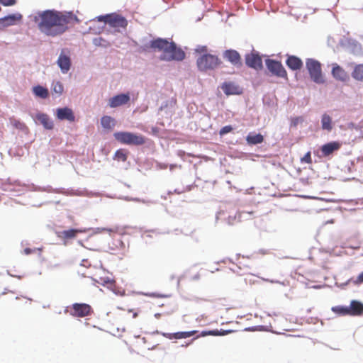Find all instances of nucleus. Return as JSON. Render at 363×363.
Returning <instances> with one entry per match:
<instances>
[{"label": "nucleus", "instance_id": "nucleus-1", "mask_svg": "<svg viewBox=\"0 0 363 363\" xmlns=\"http://www.w3.org/2000/svg\"><path fill=\"white\" fill-rule=\"evenodd\" d=\"M39 30L46 35L52 37L63 34L68 30L69 24L80 22L77 16L71 11L47 10L39 13Z\"/></svg>", "mask_w": 363, "mask_h": 363}, {"label": "nucleus", "instance_id": "nucleus-2", "mask_svg": "<svg viewBox=\"0 0 363 363\" xmlns=\"http://www.w3.org/2000/svg\"><path fill=\"white\" fill-rule=\"evenodd\" d=\"M150 48L162 52L160 59L162 61H182L185 58V52L177 48L174 42L157 38L151 41Z\"/></svg>", "mask_w": 363, "mask_h": 363}, {"label": "nucleus", "instance_id": "nucleus-3", "mask_svg": "<svg viewBox=\"0 0 363 363\" xmlns=\"http://www.w3.org/2000/svg\"><path fill=\"white\" fill-rule=\"evenodd\" d=\"M194 53L197 55V68L201 72L214 70L223 63L218 55L208 53L206 45H198L194 49Z\"/></svg>", "mask_w": 363, "mask_h": 363}, {"label": "nucleus", "instance_id": "nucleus-4", "mask_svg": "<svg viewBox=\"0 0 363 363\" xmlns=\"http://www.w3.org/2000/svg\"><path fill=\"white\" fill-rule=\"evenodd\" d=\"M113 136L121 144L141 145L145 143V139L142 135H137L130 132H116L113 134Z\"/></svg>", "mask_w": 363, "mask_h": 363}, {"label": "nucleus", "instance_id": "nucleus-5", "mask_svg": "<svg viewBox=\"0 0 363 363\" xmlns=\"http://www.w3.org/2000/svg\"><path fill=\"white\" fill-rule=\"evenodd\" d=\"M306 69L310 74L311 79L316 84L325 82L321 64L316 60L308 58L306 61Z\"/></svg>", "mask_w": 363, "mask_h": 363}, {"label": "nucleus", "instance_id": "nucleus-6", "mask_svg": "<svg viewBox=\"0 0 363 363\" xmlns=\"http://www.w3.org/2000/svg\"><path fill=\"white\" fill-rule=\"evenodd\" d=\"M99 20L104 21L110 26L113 28H125L128 25L126 19L121 15L116 13L108 14L106 16H101Z\"/></svg>", "mask_w": 363, "mask_h": 363}, {"label": "nucleus", "instance_id": "nucleus-7", "mask_svg": "<svg viewBox=\"0 0 363 363\" xmlns=\"http://www.w3.org/2000/svg\"><path fill=\"white\" fill-rule=\"evenodd\" d=\"M93 310L90 305L86 303H74L70 309V314L72 316L83 318L91 315Z\"/></svg>", "mask_w": 363, "mask_h": 363}, {"label": "nucleus", "instance_id": "nucleus-8", "mask_svg": "<svg viewBox=\"0 0 363 363\" xmlns=\"http://www.w3.org/2000/svg\"><path fill=\"white\" fill-rule=\"evenodd\" d=\"M266 66L272 74L278 77L287 78V72L280 62L268 59L266 60Z\"/></svg>", "mask_w": 363, "mask_h": 363}, {"label": "nucleus", "instance_id": "nucleus-9", "mask_svg": "<svg viewBox=\"0 0 363 363\" xmlns=\"http://www.w3.org/2000/svg\"><path fill=\"white\" fill-rule=\"evenodd\" d=\"M246 65L256 70L262 69V60L259 55L257 52H251L245 55V57Z\"/></svg>", "mask_w": 363, "mask_h": 363}, {"label": "nucleus", "instance_id": "nucleus-10", "mask_svg": "<svg viewBox=\"0 0 363 363\" xmlns=\"http://www.w3.org/2000/svg\"><path fill=\"white\" fill-rule=\"evenodd\" d=\"M57 63L61 71L63 73H67L69 70L71 66V60L69 55V51L65 49L62 50L57 59Z\"/></svg>", "mask_w": 363, "mask_h": 363}, {"label": "nucleus", "instance_id": "nucleus-11", "mask_svg": "<svg viewBox=\"0 0 363 363\" xmlns=\"http://www.w3.org/2000/svg\"><path fill=\"white\" fill-rule=\"evenodd\" d=\"M331 74L334 79L342 82H346L350 79L348 73L337 63L332 64Z\"/></svg>", "mask_w": 363, "mask_h": 363}, {"label": "nucleus", "instance_id": "nucleus-12", "mask_svg": "<svg viewBox=\"0 0 363 363\" xmlns=\"http://www.w3.org/2000/svg\"><path fill=\"white\" fill-rule=\"evenodd\" d=\"M223 57L235 67L242 66L240 55L235 50H227L223 52Z\"/></svg>", "mask_w": 363, "mask_h": 363}, {"label": "nucleus", "instance_id": "nucleus-13", "mask_svg": "<svg viewBox=\"0 0 363 363\" xmlns=\"http://www.w3.org/2000/svg\"><path fill=\"white\" fill-rule=\"evenodd\" d=\"M56 117L60 121H75V116L73 111L68 107L59 108L56 110Z\"/></svg>", "mask_w": 363, "mask_h": 363}, {"label": "nucleus", "instance_id": "nucleus-14", "mask_svg": "<svg viewBox=\"0 0 363 363\" xmlns=\"http://www.w3.org/2000/svg\"><path fill=\"white\" fill-rule=\"evenodd\" d=\"M22 19V15L20 13L11 14L0 18V30L6 27L13 26L17 21Z\"/></svg>", "mask_w": 363, "mask_h": 363}, {"label": "nucleus", "instance_id": "nucleus-15", "mask_svg": "<svg viewBox=\"0 0 363 363\" xmlns=\"http://www.w3.org/2000/svg\"><path fill=\"white\" fill-rule=\"evenodd\" d=\"M129 101L130 96L128 94H121L109 99V106L111 108H116L126 104Z\"/></svg>", "mask_w": 363, "mask_h": 363}, {"label": "nucleus", "instance_id": "nucleus-16", "mask_svg": "<svg viewBox=\"0 0 363 363\" xmlns=\"http://www.w3.org/2000/svg\"><path fill=\"white\" fill-rule=\"evenodd\" d=\"M341 147V143L337 141H333L323 145L321 148L322 155L328 157L332 155L335 151L338 150Z\"/></svg>", "mask_w": 363, "mask_h": 363}, {"label": "nucleus", "instance_id": "nucleus-17", "mask_svg": "<svg viewBox=\"0 0 363 363\" xmlns=\"http://www.w3.org/2000/svg\"><path fill=\"white\" fill-rule=\"evenodd\" d=\"M82 232V230L78 229H69L57 232V236L58 238L66 242L67 240L75 238L78 233Z\"/></svg>", "mask_w": 363, "mask_h": 363}, {"label": "nucleus", "instance_id": "nucleus-18", "mask_svg": "<svg viewBox=\"0 0 363 363\" xmlns=\"http://www.w3.org/2000/svg\"><path fill=\"white\" fill-rule=\"evenodd\" d=\"M286 64L289 69L294 71L299 70L303 67L302 60L295 55H289L286 60Z\"/></svg>", "mask_w": 363, "mask_h": 363}, {"label": "nucleus", "instance_id": "nucleus-19", "mask_svg": "<svg viewBox=\"0 0 363 363\" xmlns=\"http://www.w3.org/2000/svg\"><path fill=\"white\" fill-rule=\"evenodd\" d=\"M221 88L226 95L239 94L240 93V88L233 82H225Z\"/></svg>", "mask_w": 363, "mask_h": 363}, {"label": "nucleus", "instance_id": "nucleus-20", "mask_svg": "<svg viewBox=\"0 0 363 363\" xmlns=\"http://www.w3.org/2000/svg\"><path fill=\"white\" fill-rule=\"evenodd\" d=\"M350 315H358L363 313V304L357 301H352L348 307Z\"/></svg>", "mask_w": 363, "mask_h": 363}, {"label": "nucleus", "instance_id": "nucleus-21", "mask_svg": "<svg viewBox=\"0 0 363 363\" xmlns=\"http://www.w3.org/2000/svg\"><path fill=\"white\" fill-rule=\"evenodd\" d=\"M36 118L40 122L45 129L52 130L54 127L53 122L45 113H38Z\"/></svg>", "mask_w": 363, "mask_h": 363}, {"label": "nucleus", "instance_id": "nucleus-22", "mask_svg": "<svg viewBox=\"0 0 363 363\" xmlns=\"http://www.w3.org/2000/svg\"><path fill=\"white\" fill-rule=\"evenodd\" d=\"M252 265V262L248 257H242L238 259V267L242 270L244 273L248 272L251 269Z\"/></svg>", "mask_w": 363, "mask_h": 363}, {"label": "nucleus", "instance_id": "nucleus-23", "mask_svg": "<svg viewBox=\"0 0 363 363\" xmlns=\"http://www.w3.org/2000/svg\"><path fill=\"white\" fill-rule=\"evenodd\" d=\"M8 299L13 301L14 306L17 307L21 306L22 304H30L32 301L31 298H27L23 296H16L15 298H13V296H11L10 297L8 298Z\"/></svg>", "mask_w": 363, "mask_h": 363}, {"label": "nucleus", "instance_id": "nucleus-24", "mask_svg": "<svg viewBox=\"0 0 363 363\" xmlns=\"http://www.w3.org/2000/svg\"><path fill=\"white\" fill-rule=\"evenodd\" d=\"M351 75L356 81L363 82V64L355 65Z\"/></svg>", "mask_w": 363, "mask_h": 363}, {"label": "nucleus", "instance_id": "nucleus-25", "mask_svg": "<svg viewBox=\"0 0 363 363\" xmlns=\"http://www.w3.org/2000/svg\"><path fill=\"white\" fill-rule=\"evenodd\" d=\"M246 140L248 144L257 145V144L262 143L264 140V138H263L262 135H261L260 133L255 134V133H250L246 137Z\"/></svg>", "mask_w": 363, "mask_h": 363}, {"label": "nucleus", "instance_id": "nucleus-26", "mask_svg": "<svg viewBox=\"0 0 363 363\" xmlns=\"http://www.w3.org/2000/svg\"><path fill=\"white\" fill-rule=\"evenodd\" d=\"M196 333H197V330H192V331H188V332H177V333H175L173 334H169L168 335V337L170 339H172V338L184 339V338L190 337Z\"/></svg>", "mask_w": 363, "mask_h": 363}, {"label": "nucleus", "instance_id": "nucleus-27", "mask_svg": "<svg viewBox=\"0 0 363 363\" xmlns=\"http://www.w3.org/2000/svg\"><path fill=\"white\" fill-rule=\"evenodd\" d=\"M101 123L104 128L111 130L116 125L114 118L108 116H104L101 118Z\"/></svg>", "mask_w": 363, "mask_h": 363}, {"label": "nucleus", "instance_id": "nucleus-28", "mask_svg": "<svg viewBox=\"0 0 363 363\" xmlns=\"http://www.w3.org/2000/svg\"><path fill=\"white\" fill-rule=\"evenodd\" d=\"M33 91L35 95L42 99H46L49 96L48 90L40 85L33 87Z\"/></svg>", "mask_w": 363, "mask_h": 363}, {"label": "nucleus", "instance_id": "nucleus-29", "mask_svg": "<svg viewBox=\"0 0 363 363\" xmlns=\"http://www.w3.org/2000/svg\"><path fill=\"white\" fill-rule=\"evenodd\" d=\"M322 128L330 131L333 128L331 118L327 115L323 114L321 120Z\"/></svg>", "mask_w": 363, "mask_h": 363}, {"label": "nucleus", "instance_id": "nucleus-30", "mask_svg": "<svg viewBox=\"0 0 363 363\" xmlns=\"http://www.w3.org/2000/svg\"><path fill=\"white\" fill-rule=\"evenodd\" d=\"M128 158V152L124 149L118 150L115 154L113 159L118 161L125 162Z\"/></svg>", "mask_w": 363, "mask_h": 363}, {"label": "nucleus", "instance_id": "nucleus-31", "mask_svg": "<svg viewBox=\"0 0 363 363\" xmlns=\"http://www.w3.org/2000/svg\"><path fill=\"white\" fill-rule=\"evenodd\" d=\"M332 311L339 315H350L348 307L337 306L332 308Z\"/></svg>", "mask_w": 363, "mask_h": 363}, {"label": "nucleus", "instance_id": "nucleus-32", "mask_svg": "<svg viewBox=\"0 0 363 363\" xmlns=\"http://www.w3.org/2000/svg\"><path fill=\"white\" fill-rule=\"evenodd\" d=\"M93 43L96 46H101L104 48H107L111 45L109 42L103 39L101 37L95 38L93 40Z\"/></svg>", "mask_w": 363, "mask_h": 363}, {"label": "nucleus", "instance_id": "nucleus-33", "mask_svg": "<svg viewBox=\"0 0 363 363\" xmlns=\"http://www.w3.org/2000/svg\"><path fill=\"white\" fill-rule=\"evenodd\" d=\"M52 91L57 94H62L64 87L60 82H55L52 83Z\"/></svg>", "mask_w": 363, "mask_h": 363}, {"label": "nucleus", "instance_id": "nucleus-34", "mask_svg": "<svg viewBox=\"0 0 363 363\" xmlns=\"http://www.w3.org/2000/svg\"><path fill=\"white\" fill-rule=\"evenodd\" d=\"M10 122L13 127H15L18 129L21 130V129L24 128V127L26 126L23 123H21L20 121L16 120L14 118H11Z\"/></svg>", "mask_w": 363, "mask_h": 363}, {"label": "nucleus", "instance_id": "nucleus-35", "mask_svg": "<svg viewBox=\"0 0 363 363\" xmlns=\"http://www.w3.org/2000/svg\"><path fill=\"white\" fill-rule=\"evenodd\" d=\"M41 251H42V249L40 248H33V249H31V248H29V247H26L23 250V253L24 255H29L32 253H35V252H38L39 255L41 254Z\"/></svg>", "mask_w": 363, "mask_h": 363}, {"label": "nucleus", "instance_id": "nucleus-36", "mask_svg": "<svg viewBox=\"0 0 363 363\" xmlns=\"http://www.w3.org/2000/svg\"><path fill=\"white\" fill-rule=\"evenodd\" d=\"M301 162L307 163V164H311L312 163V158L311 152H308L301 160Z\"/></svg>", "mask_w": 363, "mask_h": 363}, {"label": "nucleus", "instance_id": "nucleus-37", "mask_svg": "<svg viewBox=\"0 0 363 363\" xmlns=\"http://www.w3.org/2000/svg\"><path fill=\"white\" fill-rule=\"evenodd\" d=\"M233 130V127L231 125H225L223 127L219 132V134L220 135H223L225 134H227Z\"/></svg>", "mask_w": 363, "mask_h": 363}, {"label": "nucleus", "instance_id": "nucleus-38", "mask_svg": "<svg viewBox=\"0 0 363 363\" xmlns=\"http://www.w3.org/2000/svg\"><path fill=\"white\" fill-rule=\"evenodd\" d=\"M0 4L4 6H11L16 4V0H0Z\"/></svg>", "mask_w": 363, "mask_h": 363}, {"label": "nucleus", "instance_id": "nucleus-39", "mask_svg": "<svg viewBox=\"0 0 363 363\" xmlns=\"http://www.w3.org/2000/svg\"><path fill=\"white\" fill-rule=\"evenodd\" d=\"M81 265L85 267L86 268H89L91 264L89 259H83L81 262Z\"/></svg>", "mask_w": 363, "mask_h": 363}, {"label": "nucleus", "instance_id": "nucleus-40", "mask_svg": "<svg viewBox=\"0 0 363 363\" xmlns=\"http://www.w3.org/2000/svg\"><path fill=\"white\" fill-rule=\"evenodd\" d=\"M354 282L356 284L363 283V272L359 274V276L357 277L356 280Z\"/></svg>", "mask_w": 363, "mask_h": 363}, {"label": "nucleus", "instance_id": "nucleus-41", "mask_svg": "<svg viewBox=\"0 0 363 363\" xmlns=\"http://www.w3.org/2000/svg\"><path fill=\"white\" fill-rule=\"evenodd\" d=\"M128 313H132V316L133 318H136L138 316L139 311H135L133 309L129 310Z\"/></svg>", "mask_w": 363, "mask_h": 363}, {"label": "nucleus", "instance_id": "nucleus-42", "mask_svg": "<svg viewBox=\"0 0 363 363\" xmlns=\"http://www.w3.org/2000/svg\"><path fill=\"white\" fill-rule=\"evenodd\" d=\"M218 333L214 331H209V332H203L202 336H206L207 335H217Z\"/></svg>", "mask_w": 363, "mask_h": 363}, {"label": "nucleus", "instance_id": "nucleus-43", "mask_svg": "<svg viewBox=\"0 0 363 363\" xmlns=\"http://www.w3.org/2000/svg\"><path fill=\"white\" fill-rule=\"evenodd\" d=\"M153 348H154V345H147V346L145 347V349H147V350H152V349H153Z\"/></svg>", "mask_w": 363, "mask_h": 363}, {"label": "nucleus", "instance_id": "nucleus-44", "mask_svg": "<svg viewBox=\"0 0 363 363\" xmlns=\"http://www.w3.org/2000/svg\"><path fill=\"white\" fill-rule=\"evenodd\" d=\"M142 340L143 341L144 343H146V338L145 337H143Z\"/></svg>", "mask_w": 363, "mask_h": 363}, {"label": "nucleus", "instance_id": "nucleus-45", "mask_svg": "<svg viewBox=\"0 0 363 363\" xmlns=\"http://www.w3.org/2000/svg\"><path fill=\"white\" fill-rule=\"evenodd\" d=\"M5 295H6V294L3 293V294L1 295V296H5Z\"/></svg>", "mask_w": 363, "mask_h": 363}]
</instances>
